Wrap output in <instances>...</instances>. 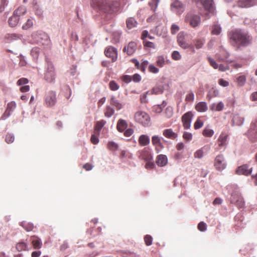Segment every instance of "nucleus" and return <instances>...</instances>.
<instances>
[{"label":"nucleus","mask_w":257,"mask_h":257,"mask_svg":"<svg viewBox=\"0 0 257 257\" xmlns=\"http://www.w3.org/2000/svg\"><path fill=\"white\" fill-rule=\"evenodd\" d=\"M143 44L145 47L150 48H155V44L151 42L148 41L147 40H144L143 41Z\"/></svg>","instance_id":"obj_55"},{"label":"nucleus","mask_w":257,"mask_h":257,"mask_svg":"<svg viewBox=\"0 0 257 257\" xmlns=\"http://www.w3.org/2000/svg\"><path fill=\"white\" fill-rule=\"evenodd\" d=\"M164 87L162 85H157L152 88L151 92L152 94H159L163 92Z\"/></svg>","instance_id":"obj_37"},{"label":"nucleus","mask_w":257,"mask_h":257,"mask_svg":"<svg viewBox=\"0 0 257 257\" xmlns=\"http://www.w3.org/2000/svg\"><path fill=\"white\" fill-rule=\"evenodd\" d=\"M127 126V124L125 120L122 119H119L118 120L116 127L117 130L119 132H123L126 129Z\"/></svg>","instance_id":"obj_27"},{"label":"nucleus","mask_w":257,"mask_h":257,"mask_svg":"<svg viewBox=\"0 0 257 257\" xmlns=\"http://www.w3.org/2000/svg\"><path fill=\"white\" fill-rule=\"evenodd\" d=\"M179 27L178 25L176 24H173L171 27V34L173 35L175 34L177 32L179 31Z\"/></svg>","instance_id":"obj_58"},{"label":"nucleus","mask_w":257,"mask_h":257,"mask_svg":"<svg viewBox=\"0 0 257 257\" xmlns=\"http://www.w3.org/2000/svg\"><path fill=\"white\" fill-rule=\"evenodd\" d=\"M121 79L123 82H125L126 83H128L132 81V77L131 76L126 75H123L122 76H121Z\"/></svg>","instance_id":"obj_62"},{"label":"nucleus","mask_w":257,"mask_h":257,"mask_svg":"<svg viewBox=\"0 0 257 257\" xmlns=\"http://www.w3.org/2000/svg\"><path fill=\"white\" fill-rule=\"evenodd\" d=\"M246 81V77L244 75H240L236 77V82L238 85L239 86H242L244 85Z\"/></svg>","instance_id":"obj_39"},{"label":"nucleus","mask_w":257,"mask_h":257,"mask_svg":"<svg viewBox=\"0 0 257 257\" xmlns=\"http://www.w3.org/2000/svg\"><path fill=\"white\" fill-rule=\"evenodd\" d=\"M178 43L182 48L186 49L190 47L185 41V37L183 33H180L178 35Z\"/></svg>","instance_id":"obj_20"},{"label":"nucleus","mask_w":257,"mask_h":257,"mask_svg":"<svg viewBox=\"0 0 257 257\" xmlns=\"http://www.w3.org/2000/svg\"><path fill=\"white\" fill-rule=\"evenodd\" d=\"M109 87L112 91H116L119 88V86L115 81H110L109 83Z\"/></svg>","instance_id":"obj_47"},{"label":"nucleus","mask_w":257,"mask_h":257,"mask_svg":"<svg viewBox=\"0 0 257 257\" xmlns=\"http://www.w3.org/2000/svg\"><path fill=\"white\" fill-rule=\"evenodd\" d=\"M185 21L190 27L194 29L199 27L201 23L200 16L192 13L188 14L186 16Z\"/></svg>","instance_id":"obj_3"},{"label":"nucleus","mask_w":257,"mask_h":257,"mask_svg":"<svg viewBox=\"0 0 257 257\" xmlns=\"http://www.w3.org/2000/svg\"><path fill=\"white\" fill-rule=\"evenodd\" d=\"M183 138L184 140L188 141L192 139V135L188 132H184L183 135Z\"/></svg>","instance_id":"obj_59"},{"label":"nucleus","mask_w":257,"mask_h":257,"mask_svg":"<svg viewBox=\"0 0 257 257\" xmlns=\"http://www.w3.org/2000/svg\"><path fill=\"white\" fill-rule=\"evenodd\" d=\"M20 225L27 231H32L34 228V225L32 223L23 221L21 223Z\"/></svg>","instance_id":"obj_35"},{"label":"nucleus","mask_w":257,"mask_h":257,"mask_svg":"<svg viewBox=\"0 0 257 257\" xmlns=\"http://www.w3.org/2000/svg\"><path fill=\"white\" fill-rule=\"evenodd\" d=\"M29 82L28 79L26 78H22L19 79L17 82L18 85H22L26 84Z\"/></svg>","instance_id":"obj_61"},{"label":"nucleus","mask_w":257,"mask_h":257,"mask_svg":"<svg viewBox=\"0 0 257 257\" xmlns=\"http://www.w3.org/2000/svg\"><path fill=\"white\" fill-rule=\"evenodd\" d=\"M207 105L205 102H199L197 103L195 105V109L198 112H205L207 111Z\"/></svg>","instance_id":"obj_25"},{"label":"nucleus","mask_w":257,"mask_h":257,"mask_svg":"<svg viewBox=\"0 0 257 257\" xmlns=\"http://www.w3.org/2000/svg\"><path fill=\"white\" fill-rule=\"evenodd\" d=\"M138 141L141 146H145L149 144L150 138L147 135H142L140 136Z\"/></svg>","instance_id":"obj_28"},{"label":"nucleus","mask_w":257,"mask_h":257,"mask_svg":"<svg viewBox=\"0 0 257 257\" xmlns=\"http://www.w3.org/2000/svg\"><path fill=\"white\" fill-rule=\"evenodd\" d=\"M148 38L149 39L152 40L154 39V38L151 35H149L148 32L146 30L144 31L142 34V39L144 41L146 40V39Z\"/></svg>","instance_id":"obj_56"},{"label":"nucleus","mask_w":257,"mask_h":257,"mask_svg":"<svg viewBox=\"0 0 257 257\" xmlns=\"http://www.w3.org/2000/svg\"><path fill=\"white\" fill-rule=\"evenodd\" d=\"M172 57L173 59L178 60L181 59V55L178 51H174L172 54Z\"/></svg>","instance_id":"obj_64"},{"label":"nucleus","mask_w":257,"mask_h":257,"mask_svg":"<svg viewBox=\"0 0 257 257\" xmlns=\"http://www.w3.org/2000/svg\"><path fill=\"white\" fill-rule=\"evenodd\" d=\"M195 47L197 49H200L202 47L205 43L204 39H196L193 41Z\"/></svg>","instance_id":"obj_38"},{"label":"nucleus","mask_w":257,"mask_h":257,"mask_svg":"<svg viewBox=\"0 0 257 257\" xmlns=\"http://www.w3.org/2000/svg\"><path fill=\"white\" fill-rule=\"evenodd\" d=\"M163 135L165 137L171 140H174L178 137L177 134L174 132L171 128L164 130Z\"/></svg>","instance_id":"obj_18"},{"label":"nucleus","mask_w":257,"mask_h":257,"mask_svg":"<svg viewBox=\"0 0 257 257\" xmlns=\"http://www.w3.org/2000/svg\"><path fill=\"white\" fill-rule=\"evenodd\" d=\"M152 142L153 145L156 146V149L158 147H159L160 149H162L163 147L161 138L158 136H154L152 137Z\"/></svg>","instance_id":"obj_29"},{"label":"nucleus","mask_w":257,"mask_h":257,"mask_svg":"<svg viewBox=\"0 0 257 257\" xmlns=\"http://www.w3.org/2000/svg\"><path fill=\"white\" fill-rule=\"evenodd\" d=\"M201 3L203 6L205 10L209 13H213L214 7L213 5V0H200Z\"/></svg>","instance_id":"obj_16"},{"label":"nucleus","mask_w":257,"mask_h":257,"mask_svg":"<svg viewBox=\"0 0 257 257\" xmlns=\"http://www.w3.org/2000/svg\"><path fill=\"white\" fill-rule=\"evenodd\" d=\"M107 148L111 151H115L117 149L118 146L113 142H109L107 144Z\"/></svg>","instance_id":"obj_50"},{"label":"nucleus","mask_w":257,"mask_h":257,"mask_svg":"<svg viewBox=\"0 0 257 257\" xmlns=\"http://www.w3.org/2000/svg\"><path fill=\"white\" fill-rule=\"evenodd\" d=\"M221 31V27L218 24H215L212 26L211 33L213 35H218Z\"/></svg>","instance_id":"obj_40"},{"label":"nucleus","mask_w":257,"mask_h":257,"mask_svg":"<svg viewBox=\"0 0 257 257\" xmlns=\"http://www.w3.org/2000/svg\"><path fill=\"white\" fill-rule=\"evenodd\" d=\"M27 244L24 242H20L16 245V249L18 251L26 250Z\"/></svg>","instance_id":"obj_44"},{"label":"nucleus","mask_w":257,"mask_h":257,"mask_svg":"<svg viewBox=\"0 0 257 257\" xmlns=\"http://www.w3.org/2000/svg\"><path fill=\"white\" fill-rule=\"evenodd\" d=\"M214 69H218L220 71H225L229 69L228 65H212Z\"/></svg>","instance_id":"obj_53"},{"label":"nucleus","mask_w":257,"mask_h":257,"mask_svg":"<svg viewBox=\"0 0 257 257\" xmlns=\"http://www.w3.org/2000/svg\"><path fill=\"white\" fill-rule=\"evenodd\" d=\"M91 6L101 13L112 14L119 11L120 4L116 1L91 0Z\"/></svg>","instance_id":"obj_2"},{"label":"nucleus","mask_w":257,"mask_h":257,"mask_svg":"<svg viewBox=\"0 0 257 257\" xmlns=\"http://www.w3.org/2000/svg\"><path fill=\"white\" fill-rule=\"evenodd\" d=\"M159 2L160 0H151L149 3V5L153 12L156 10Z\"/></svg>","instance_id":"obj_42"},{"label":"nucleus","mask_w":257,"mask_h":257,"mask_svg":"<svg viewBox=\"0 0 257 257\" xmlns=\"http://www.w3.org/2000/svg\"><path fill=\"white\" fill-rule=\"evenodd\" d=\"M237 5L241 8H248L253 6V3L251 0H239Z\"/></svg>","instance_id":"obj_31"},{"label":"nucleus","mask_w":257,"mask_h":257,"mask_svg":"<svg viewBox=\"0 0 257 257\" xmlns=\"http://www.w3.org/2000/svg\"><path fill=\"white\" fill-rule=\"evenodd\" d=\"M98 135H92L91 137V142L92 144L96 145L99 142V139L97 137Z\"/></svg>","instance_id":"obj_63"},{"label":"nucleus","mask_w":257,"mask_h":257,"mask_svg":"<svg viewBox=\"0 0 257 257\" xmlns=\"http://www.w3.org/2000/svg\"><path fill=\"white\" fill-rule=\"evenodd\" d=\"M14 140H15V137L13 134H9V133L7 134V135L6 136V138H5V141L8 144L12 143L14 141Z\"/></svg>","instance_id":"obj_51"},{"label":"nucleus","mask_w":257,"mask_h":257,"mask_svg":"<svg viewBox=\"0 0 257 257\" xmlns=\"http://www.w3.org/2000/svg\"><path fill=\"white\" fill-rule=\"evenodd\" d=\"M40 52V49L38 47H34L31 50V55L35 59L38 58Z\"/></svg>","instance_id":"obj_49"},{"label":"nucleus","mask_w":257,"mask_h":257,"mask_svg":"<svg viewBox=\"0 0 257 257\" xmlns=\"http://www.w3.org/2000/svg\"><path fill=\"white\" fill-rule=\"evenodd\" d=\"M138 69H140L142 71L144 72L146 68L148 66V70L150 72L156 73L158 72L159 69L156 67L154 65H136Z\"/></svg>","instance_id":"obj_22"},{"label":"nucleus","mask_w":257,"mask_h":257,"mask_svg":"<svg viewBox=\"0 0 257 257\" xmlns=\"http://www.w3.org/2000/svg\"><path fill=\"white\" fill-rule=\"evenodd\" d=\"M126 27L128 29H131L137 25V22L134 18H129L126 21Z\"/></svg>","instance_id":"obj_32"},{"label":"nucleus","mask_w":257,"mask_h":257,"mask_svg":"<svg viewBox=\"0 0 257 257\" xmlns=\"http://www.w3.org/2000/svg\"><path fill=\"white\" fill-rule=\"evenodd\" d=\"M19 21V18H18L17 16L13 14V15L9 18L8 22L9 25L11 27H14L17 25Z\"/></svg>","instance_id":"obj_33"},{"label":"nucleus","mask_w":257,"mask_h":257,"mask_svg":"<svg viewBox=\"0 0 257 257\" xmlns=\"http://www.w3.org/2000/svg\"><path fill=\"white\" fill-rule=\"evenodd\" d=\"M55 73L53 67H51L49 70L47 71L45 74V79L49 82L53 81L55 78Z\"/></svg>","instance_id":"obj_23"},{"label":"nucleus","mask_w":257,"mask_h":257,"mask_svg":"<svg viewBox=\"0 0 257 257\" xmlns=\"http://www.w3.org/2000/svg\"><path fill=\"white\" fill-rule=\"evenodd\" d=\"M152 237L150 235H146L144 237L145 243L147 246H149L152 244Z\"/></svg>","instance_id":"obj_54"},{"label":"nucleus","mask_w":257,"mask_h":257,"mask_svg":"<svg viewBox=\"0 0 257 257\" xmlns=\"http://www.w3.org/2000/svg\"><path fill=\"white\" fill-rule=\"evenodd\" d=\"M172 9H175L176 10H180L182 8V4L178 0H175L171 5Z\"/></svg>","instance_id":"obj_45"},{"label":"nucleus","mask_w":257,"mask_h":257,"mask_svg":"<svg viewBox=\"0 0 257 257\" xmlns=\"http://www.w3.org/2000/svg\"><path fill=\"white\" fill-rule=\"evenodd\" d=\"M32 37L38 43H42V40H48L49 37L44 32H36L32 35Z\"/></svg>","instance_id":"obj_15"},{"label":"nucleus","mask_w":257,"mask_h":257,"mask_svg":"<svg viewBox=\"0 0 257 257\" xmlns=\"http://www.w3.org/2000/svg\"><path fill=\"white\" fill-rule=\"evenodd\" d=\"M205 147H202L196 151L194 154V157L198 159L202 158L204 156V153L203 150L204 149Z\"/></svg>","instance_id":"obj_43"},{"label":"nucleus","mask_w":257,"mask_h":257,"mask_svg":"<svg viewBox=\"0 0 257 257\" xmlns=\"http://www.w3.org/2000/svg\"><path fill=\"white\" fill-rule=\"evenodd\" d=\"M198 229L201 231H204L206 230V224L204 222H200L198 224Z\"/></svg>","instance_id":"obj_60"},{"label":"nucleus","mask_w":257,"mask_h":257,"mask_svg":"<svg viewBox=\"0 0 257 257\" xmlns=\"http://www.w3.org/2000/svg\"><path fill=\"white\" fill-rule=\"evenodd\" d=\"M226 166L224 158L222 155L217 156L214 160V167L216 170L221 171L225 168Z\"/></svg>","instance_id":"obj_7"},{"label":"nucleus","mask_w":257,"mask_h":257,"mask_svg":"<svg viewBox=\"0 0 257 257\" xmlns=\"http://www.w3.org/2000/svg\"><path fill=\"white\" fill-rule=\"evenodd\" d=\"M114 110L110 106H107L104 111V115L107 117H111L114 113Z\"/></svg>","instance_id":"obj_41"},{"label":"nucleus","mask_w":257,"mask_h":257,"mask_svg":"<svg viewBox=\"0 0 257 257\" xmlns=\"http://www.w3.org/2000/svg\"><path fill=\"white\" fill-rule=\"evenodd\" d=\"M16 107V103L14 101H11L8 103L7 109L5 112L4 115H7V116L10 115L11 112L13 111Z\"/></svg>","instance_id":"obj_26"},{"label":"nucleus","mask_w":257,"mask_h":257,"mask_svg":"<svg viewBox=\"0 0 257 257\" xmlns=\"http://www.w3.org/2000/svg\"><path fill=\"white\" fill-rule=\"evenodd\" d=\"M230 201L231 203L234 204L238 208H241L244 206V202L242 197L237 194L231 195Z\"/></svg>","instance_id":"obj_12"},{"label":"nucleus","mask_w":257,"mask_h":257,"mask_svg":"<svg viewBox=\"0 0 257 257\" xmlns=\"http://www.w3.org/2000/svg\"><path fill=\"white\" fill-rule=\"evenodd\" d=\"M106 123V121L104 120H101L100 121H97L94 127V133L96 135H99L100 130L104 126V125Z\"/></svg>","instance_id":"obj_24"},{"label":"nucleus","mask_w":257,"mask_h":257,"mask_svg":"<svg viewBox=\"0 0 257 257\" xmlns=\"http://www.w3.org/2000/svg\"><path fill=\"white\" fill-rule=\"evenodd\" d=\"M244 119L238 114H234L233 115L232 121L236 125H239L243 123Z\"/></svg>","instance_id":"obj_34"},{"label":"nucleus","mask_w":257,"mask_h":257,"mask_svg":"<svg viewBox=\"0 0 257 257\" xmlns=\"http://www.w3.org/2000/svg\"><path fill=\"white\" fill-rule=\"evenodd\" d=\"M194 98V95L192 92H190L187 94L185 98V100L188 102L193 101Z\"/></svg>","instance_id":"obj_57"},{"label":"nucleus","mask_w":257,"mask_h":257,"mask_svg":"<svg viewBox=\"0 0 257 257\" xmlns=\"http://www.w3.org/2000/svg\"><path fill=\"white\" fill-rule=\"evenodd\" d=\"M224 107V103L222 101H220L217 103H213L210 106V109L213 111H221Z\"/></svg>","instance_id":"obj_19"},{"label":"nucleus","mask_w":257,"mask_h":257,"mask_svg":"<svg viewBox=\"0 0 257 257\" xmlns=\"http://www.w3.org/2000/svg\"><path fill=\"white\" fill-rule=\"evenodd\" d=\"M57 101L56 92L50 91L47 92L45 96V103L47 106H52L55 105Z\"/></svg>","instance_id":"obj_8"},{"label":"nucleus","mask_w":257,"mask_h":257,"mask_svg":"<svg viewBox=\"0 0 257 257\" xmlns=\"http://www.w3.org/2000/svg\"><path fill=\"white\" fill-rule=\"evenodd\" d=\"M203 121L200 119V117H198L194 124V128L195 130L199 129L203 126Z\"/></svg>","instance_id":"obj_48"},{"label":"nucleus","mask_w":257,"mask_h":257,"mask_svg":"<svg viewBox=\"0 0 257 257\" xmlns=\"http://www.w3.org/2000/svg\"><path fill=\"white\" fill-rule=\"evenodd\" d=\"M33 25V20L31 19H28L27 22L23 26L22 29L24 30H28Z\"/></svg>","instance_id":"obj_52"},{"label":"nucleus","mask_w":257,"mask_h":257,"mask_svg":"<svg viewBox=\"0 0 257 257\" xmlns=\"http://www.w3.org/2000/svg\"><path fill=\"white\" fill-rule=\"evenodd\" d=\"M228 138V135L224 132L221 133L217 140V143L218 147L220 148H225L227 145V139Z\"/></svg>","instance_id":"obj_13"},{"label":"nucleus","mask_w":257,"mask_h":257,"mask_svg":"<svg viewBox=\"0 0 257 257\" xmlns=\"http://www.w3.org/2000/svg\"><path fill=\"white\" fill-rule=\"evenodd\" d=\"M138 157L140 159L145 161H150L152 159V156L148 149L145 148L138 152Z\"/></svg>","instance_id":"obj_11"},{"label":"nucleus","mask_w":257,"mask_h":257,"mask_svg":"<svg viewBox=\"0 0 257 257\" xmlns=\"http://www.w3.org/2000/svg\"><path fill=\"white\" fill-rule=\"evenodd\" d=\"M110 103L114 106L117 110H120L123 107V105L113 96L111 97Z\"/></svg>","instance_id":"obj_30"},{"label":"nucleus","mask_w":257,"mask_h":257,"mask_svg":"<svg viewBox=\"0 0 257 257\" xmlns=\"http://www.w3.org/2000/svg\"><path fill=\"white\" fill-rule=\"evenodd\" d=\"M156 163L159 166H165L168 163V158L165 155H159L156 158Z\"/></svg>","instance_id":"obj_17"},{"label":"nucleus","mask_w":257,"mask_h":257,"mask_svg":"<svg viewBox=\"0 0 257 257\" xmlns=\"http://www.w3.org/2000/svg\"><path fill=\"white\" fill-rule=\"evenodd\" d=\"M137 47V44L136 42H131L124 47L123 51L126 52L127 55H131L136 51Z\"/></svg>","instance_id":"obj_14"},{"label":"nucleus","mask_w":257,"mask_h":257,"mask_svg":"<svg viewBox=\"0 0 257 257\" xmlns=\"http://www.w3.org/2000/svg\"><path fill=\"white\" fill-rule=\"evenodd\" d=\"M194 115L191 111H188L183 115L181 117L183 126L184 129L190 128L191 123Z\"/></svg>","instance_id":"obj_6"},{"label":"nucleus","mask_w":257,"mask_h":257,"mask_svg":"<svg viewBox=\"0 0 257 257\" xmlns=\"http://www.w3.org/2000/svg\"><path fill=\"white\" fill-rule=\"evenodd\" d=\"M247 136L252 142L257 141V120L250 124V128L247 132Z\"/></svg>","instance_id":"obj_5"},{"label":"nucleus","mask_w":257,"mask_h":257,"mask_svg":"<svg viewBox=\"0 0 257 257\" xmlns=\"http://www.w3.org/2000/svg\"><path fill=\"white\" fill-rule=\"evenodd\" d=\"M135 120L144 126H147L150 121L149 115L144 111H138L135 114Z\"/></svg>","instance_id":"obj_4"},{"label":"nucleus","mask_w":257,"mask_h":257,"mask_svg":"<svg viewBox=\"0 0 257 257\" xmlns=\"http://www.w3.org/2000/svg\"><path fill=\"white\" fill-rule=\"evenodd\" d=\"M228 37L230 42L237 49L248 46L252 40V38L248 32L241 29L232 30Z\"/></svg>","instance_id":"obj_1"},{"label":"nucleus","mask_w":257,"mask_h":257,"mask_svg":"<svg viewBox=\"0 0 257 257\" xmlns=\"http://www.w3.org/2000/svg\"><path fill=\"white\" fill-rule=\"evenodd\" d=\"M31 239L34 249H40L41 248L42 243L39 237L34 235L31 237Z\"/></svg>","instance_id":"obj_21"},{"label":"nucleus","mask_w":257,"mask_h":257,"mask_svg":"<svg viewBox=\"0 0 257 257\" xmlns=\"http://www.w3.org/2000/svg\"><path fill=\"white\" fill-rule=\"evenodd\" d=\"M252 171V168H249V166L247 164H244L239 166L236 170L235 173L238 175L248 176L250 175Z\"/></svg>","instance_id":"obj_10"},{"label":"nucleus","mask_w":257,"mask_h":257,"mask_svg":"<svg viewBox=\"0 0 257 257\" xmlns=\"http://www.w3.org/2000/svg\"><path fill=\"white\" fill-rule=\"evenodd\" d=\"M104 54L107 58L111 59L112 62H114L117 59V54L115 48L112 46H108L106 48Z\"/></svg>","instance_id":"obj_9"},{"label":"nucleus","mask_w":257,"mask_h":257,"mask_svg":"<svg viewBox=\"0 0 257 257\" xmlns=\"http://www.w3.org/2000/svg\"><path fill=\"white\" fill-rule=\"evenodd\" d=\"M202 134L206 137H211L214 135V131L211 129L206 127L203 131Z\"/></svg>","instance_id":"obj_46"},{"label":"nucleus","mask_w":257,"mask_h":257,"mask_svg":"<svg viewBox=\"0 0 257 257\" xmlns=\"http://www.w3.org/2000/svg\"><path fill=\"white\" fill-rule=\"evenodd\" d=\"M26 11L27 10L25 7H20L14 12L13 14L19 18L20 16L24 15L26 13Z\"/></svg>","instance_id":"obj_36"}]
</instances>
